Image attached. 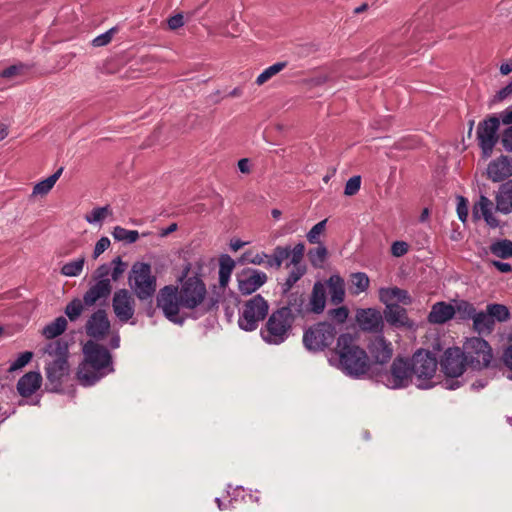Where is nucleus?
Returning <instances> with one entry per match:
<instances>
[{"label":"nucleus","mask_w":512,"mask_h":512,"mask_svg":"<svg viewBox=\"0 0 512 512\" xmlns=\"http://www.w3.org/2000/svg\"><path fill=\"white\" fill-rule=\"evenodd\" d=\"M217 304L216 299L208 298L206 285L198 276L187 278L180 288L165 286L157 295V306L165 317L180 325L184 322V318L180 316L181 308L205 314L217 308Z\"/></svg>","instance_id":"f257e3e1"},{"label":"nucleus","mask_w":512,"mask_h":512,"mask_svg":"<svg viewBox=\"0 0 512 512\" xmlns=\"http://www.w3.org/2000/svg\"><path fill=\"white\" fill-rule=\"evenodd\" d=\"M84 359L77 371V379L83 386H92L114 371L112 356L103 346L87 341L83 346Z\"/></svg>","instance_id":"f03ea898"},{"label":"nucleus","mask_w":512,"mask_h":512,"mask_svg":"<svg viewBox=\"0 0 512 512\" xmlns=\"http://www.w3.org/2000/svg\"><path fill=\"white\" fill-rule=\"evenodd\" d=\"M335 354L338 356V366L341 371L352 378H362L370 370L367 352L350 334H341L338 337Z\"/></svg>","instance_id":"7ed1b4c3"},{"label":"nucleus","mask_w":512,"mask_h":512,"mask_svg":"<svg viewBox=\"0 0 512 512\" xmlns=\"http://www.w3.org/2000/svg\"><path fill=\"white\" fill-rule=\"evenodd\" d=\"M44 353L48 360L45 365V373L48 386L52 391H60L63 379L69 374L68 344L61 339L47 344Z\"/></svg>","instance_id":"20e7f679"},{"label":"nucleus","mask_w":512,"mask_h":512,"mask_svg":"<svg viewBox=\"0 0 512 512\" xmlns=\"http://www.w3.org/2000/svg\"><path fill=\"white\" fill-rule=\"evenodd\" d=\"M294 315L289 307H282L274 311L268 318L265 326L261 329L262 339L273 345H279L289 337Z\"/></svg>","instance_id":"39448f33"},{"label":"nucleus","mask_w":512,"mask_h":512,"mask_svg":"<svg viewBox=\"0 0 512 512\" xmlns=\"http://www.w3.org/2000/svg\"><path fill=\"white\" fill-rule=\"evenodd\" d=\"M129 285L140 300L151 298L156 291V277L148 263L137 262L132 266Z\"/></svg>","instance_id":"423d86ee"},{"label":"nucleus","mask_w":512,"mask_h":512,"mask_svg":"<svg viewBox=\"0 0 512 512\" xmlns=\"http://www.w3.org/2000/svg\"><path fill=\"white\" fill-rule=\"evenodd\" d=\"M462 353L467 365L474 369L488 367L493 359L491 346L480 337L468 338L463 344Z\"/></svg>","instance_id":"0eeeda50"},{"label":"nucleus","mask_w":512,"mask_h":512,"mask_svg":"<svg viewBox=\"0 0 512 512\" xmlns=\"http://www.w3.org/2000/svg\"><path fill=\"white\" fill-rule=\"evenodd\" d=\"M336 328L329 322H319L303 334V344L311 352H319L329 347L335 340Z\"/></svg>","instance_id":"6e6552de"},{"label":"nucleus","mask_w":512,"mask_h":512,"mask_svg":"<svg viewBox=\"0 0 512 512\" xmlns=\"http://www.w3.org/2000/svg\"><path fill=\"white\" fill-rule=\"evenodd\" d=\"M411 367L413 375L416 376L417 387L421 389L432 387L430 381L437 370V359L433 353L425 350H418L412 357Z\"/></svg>","instance_id":"1a4fd4ad"},{"label":"nucleus","mask_w":512,"mask_h":512,"mask_svg":"<svg viewBox=\"0 0 512 512\" xmlns=\"http://www.w3.org/2000/svg\"><path fill=\"white\" fill-rule=\"evenodd\" d=\"M268 310V302L261 295L252 297L243 306L238 319L239 327L245 331L255 330L259 322L267 316Z\"/></svg>","instance_id":"9d476101"},{"label":"nucleus","mask_w":512,"mask_h":512,"mask_svg":"<svg viewBox=\"0 0 512 512\" xmlns=\"http://www.w3.org/2000/svg\"><path fill=\"white\" fill-rule=\"evenodd\" d=\"M412 376L411 363L404 358L397 357L391 365L390 372L383 376V383L390 389H401L410 384Z\"/></svg>","instance_id":"9b49d317"},{"label":"nucleus","mask_w":512,"mask_h":512,"mask_svg":"<svg viewBox=\"0 0 512 512\" xmlns=\"http://www.w3.org/2000/svg\"><path fill=\"white\" fill-rule=\"evenodd\" d=\"M499 125L497 117H490L478 124L477 140L485 158L490 157L498 141Z\"/></svg>","instance_id":"f8f14e48"},{"label":"nucleus","mask_w":512,"mask_h":512,"mask_svg":"<svg viewBox=\"0 0 512 512\" xmlns=\"http://www.w3.org/2000/svg\"><path fill=\"white\" fill-rule=\"evenodd\" d=\"M440 365L447 377L457 378L464 373L467 363L462 350L458 347H453L448 348L444 352Z\"/></svg>","instance_id":"ddd939ff"},{"label":"nucleus","mask_w":512,"mask_h":512,"mask_svg":"<svg viewBox=\"0 0 512 512\" xmlns=\"http://www.w3.org/2000/svg\"><path fill=\"white\" fill-rule=\"evenodd\" d=\"M112 308L116 318L127 323L135 314V300L128 290L120 289L114 293Z\"/></svg>","instance_id":"4468645a"},{"label":"nucleus","mask_w":512,"mask_h":512,"mask_svg":"<svg viewBox=\"0 0 512 512\" xmlns=\"http://www.w3.org/2000/svg\"><path fill=\"white\" fill-rule=\"evenodd\" d=\"M268 280L263 271L247 268L237 274L238 289L242 295H250L262 287Z\"/></svg>","instance_id":"2eb2a0df"},{"label":"nucleus","mask_w":512,"mask_h":512,"mask_svg":"<svg viewBox=\"0 0 512 512\" xmlns=\"http://www.w3.org/2000/svg\"><path fill=\"white\" fill-rule=\"evenodd\" d=\"M305 246L303 243H297L292 248V259L291 264L293 265L290 270L285 283L284 290L289 291L292 287L304 276L306 273V266L302 264V260L304 257Z\"/></svg>","instance_id":"dca6fc26"},{"label":"nucleus","mask_w":512,"mask_h":512,"mask_svg":"<svg viewBox=\"0 0 512 512\" xmlns=\"http://www.w3.org/2000/svg\"><path fill=\"white\" fill-rule=\"evenodd\" d=\"M86 333L94 339H103L110 330V321L107 313L99 309L94 312L87 320Z\"/></svg>","instance_id":"f3484780"},{"label":"nucleus","mask_w":512,"mask_h":512,"mask_svg":"<svg viewBox=\"0 0 512 512\" xmlns=\"http://www.w3.org/2000/svg\"><path fill=\"white\" fill-rule=\"evenodd\" d=\"M493 202L486 196L481 195L478 201L473 205L472 218L474 221L484 219L486 224L492 228L499 226V222L493 214Z\"/></svg>","instance_id":"a211bd4d"},{"label":"nucleus","mask_w":512,"mask_h":512,"mask_svg":"<svg viewBox=\"0 0 512 512\" xmlns=\"http://www.w3.org/2000/svg\"><path fill=\"white\" fill-rule=\"evenodd\" d=\"M487 176L493 182H500L512 176V158L501 155L492 160L487 167Z\"/></svg>","instance_id":"6ab92c4d"},{"label":"nucleus","mask_w":512,"mask_h":512,"mask_svg":"<svg viewBox=\"0 0 512 512\" xmlns=\"http://www.w3.org/2000/svg\"><path fill=\"white\" fill-rule=\"evenodd\" d=\"M369 353L374 361L378 364H386L393 355V347L391 342L387 341L383 336H377L368 345Z\"/></svg>","instance_id":"aec40b11"},{"label":"nucleus","mask_w":512,"mask_h":512,"mask_svg":"<svg viewBox=\"0 0 512 512\" xmlns=\"http://www.w3.org/2000/svg\"><path fill=\"white\" fill-rule=\"evenodd\" d=\"M356 321L362 330L369 332H377L383 324L381 313L373 308L358 310Z\"/></svg>","instance_id":"412c9836"},{"label":"nucleus","mask_w":512,"mask_h":512,"mask_svg":"<svg viewBox=\"0 0 512 512\" xmlns=\"http://www.w3.org/2000/svg\"><path fill=\"white\" fill-rule=\"evenodd\" d=\"M111 281L109 278L100 279L92 285L84 294V303L87 306L94 305L97 301L106 299L111 293Z\"/></svg>","instance_id":"4be33fe9"},{"label":"nucleus","mask_w":512,"mask_h":512,"mask_svg":"<svg viewBox=\"0 0 512 512\" xmlns=\"http://www.w3.org/2000/svg\"><path fill=\"white\" fill-rule=\"evenodd\" d=\"M455 316V308L452 304L444 301L432 305L428 314V321L431 324H445Z\"/></svg>","instance_id":"5701e85b"},{"label":"nucleus","mask_w":512,"mask_h":512,"mask_svg":"<svg viewBox=\"0 0 512 512\" xmlns=\"http://www.w3.org/2000/svg\"><path fill=\"white\" fill-rule=\"evenodd\" d=\"M42 376L37 371H30L23 375L17 383V391L23 397L34 394L41 386Z\"/></svg>","instance_id":"b1692460"},{"label":"nucleus","mask_w":512,"mask_h":512,"mask_svg":"<svg viewBox=\"0 0 512 512\" xmlns=\"http://www.w3.org/2000/svg\"><path fill=\"white\" fill-rule=\"evenodd\" d=\"M379 298L384 304H394V301L401 302L406 305L411 303V297L408 292L398 287L381 288L379 290Z\"/></svg>","instance_id":"393cba45"},{"label":"nucleus","mask_w":512,"mask_h":512,"mask_svg":"<svg viewBox=\"0 0 512 512\" xmlns=\"http://www.w3.org/2000/svg\"><path fill=\"white\" fill-rule=\"evenodd\" d=\"M326 305V288L321 282H316L313 286L309 301V310L320 314L324 311Z\"/></svg>","instance_id":"a878e982"},{"label":"nucleus","mask_w":512,"mask_h":512,"mask_svg":"<svg viewBox=\"0 0 512 512\" xmlns=\"http://www.w3.org/2000/svg\"><path fill=\"white\" fill-rule=\"evenodd\" d=\"M384 316L388 323L395 326H405L408 324L406 310L398 304H385Z\"/></svg>","instance_id":"bb28decb"},{"label":"nucleus","mask_w":512,"mask_h":512,"mask_svg":"<svg viewBox=\"0 0 512 512\" xmlns=\"http://www.w3.org/2000/svg\"><path fill=\"white\" fill-rule=\"evenodd\" d=\"M496 208L504 214L512 211V181H508L500 187L496 196Z\"/></svg>","instance_id":"cd10ccee"},{"label":"nucleus","mask_w":512,"mask_h":512,"mask_svg":"<svg viewBox=\"0 0 512 512\" xmlns=\"http://www.w3.org/2000/svg\"><path fill=\"white\" fill-rule=\"evenodd\" d=\"M63 172V168H59L55 173L50 175L44 180L39 181L33 187L32 193L30 195L31 198L36 197H44L46 196L54 187L58 179L60 178Z\"/></svg>","instance_id":"c85d7f7f"},{"label":"nucleus","mask_w":512,"mask_h":512,"mask_svg":"<svg viewBox=\"0 0 512 512\" xmlns=\"http://www.w3.org/2000/svg\"><path fill=\"white\" fill-rule=\"evenodd\" d=\"M330 300L334 305L341 304L345 297V284L339 275H332L328 280Z\"/></svg>","instance_id":"c756f323"},{"label":"nucleus","mask_w":512,"mask_h":512,"mask_svg":"<svg viewBox=\"0 0 512 512\" xmlns=\"http://www.w3.org/2000/svg\"><path fill=\"white\" fill-rule=\"evenodd\" d=\"M113 215L110 205L93 208L89 213L85 214L84 219L91 225H102V223Z\"/></svg>","instance_id":"7c9ffc66"},{"label":"nucleus","mask_w":512,"mask_h":512,"mask_svg":"<svg viewBox=\"0 0 512 512\" xmlns=\"http://www.w3.org/2000/svg\"><path fill=\"white\" fill-rule=\"evenodd\" d=\"M234 268H235V261L229 255H224L220 258L219 284L222 288L227 287Z\"/></svg>","instance_id":"2f4dec72"},{"label":"nucleus","mask_w":512,"mask_h":512,"mask_svg":"<svg viewBox=\"0 0 512 512\" xmlns=\"http://www.w3.org/2000/svg\"><path fill=\"white\" fill-rule=\"evenodd\" d=\"M472 320L473 327L478 333H491L495 324L487 311L475 312Z\"/></svg>","instance_id":"473e14b6"},{"label":"nucleus","mask_w":512,"mask_h":512,"mask_svg":"<svg viewBox=\"0 0 512 512\" xmlns=\"http://www.w3.org/2000/svg\"><path fill=\"white\" fill-rule=\"evenodd\" d=\"M350 282V293L352 295H359L368 289L370 280L366 273L357 272L351 274Z\"/></svg>","instance_id":"72a5a7b5"},{"label":"nucleus","mask_w":512,"mask_h":512,"mask_svg":"<svg viewBox=\"0 0 512 512\" xmlns=\"http://www.w3.org/2000/svg\"><path fill=\"white\" fill-rule=\"evenodd\" d=\"M67 327V320L65 317L60 316L56 318L51 323L47 324L42 331V334L47 339H53L59 335H61Z\"/></svg>","instance_id":"f704fd0d"},{"label":"nucleus","mask_w":512,"mask_h":512,"mask_svg":"<svg viewBox=\"0 0 512 512\" xmlns=\"http://www.w3.org/2000/svg\"><path fill=\"white\" fill-rule=\"evenodd\" d=\"M289 257L292 259V249L289 246H277L273 255H270L268 267L280 268Z\"/></svg>","instance_id":"c9c22d12"},{"label":"nucleus","mask_w":512,"mask_h":512,"mask_svg":"<svg viewBox=\"0 0 512 512\" xmlns=\"http://www.w3.org/2000/svg\"><path fill=\"white\" fill-rule=\"evenodd\" d=\"M113 238L118 242L125 244L135 243L139 239V233L136 230H128L121 226H115L112 231Z\"/></svg>","instance_id":"e433bc0d"},{"label":"nucleus","mask_w":512,"mask_h":512,"mask_svg":"<svg viewBox=\"0 0 512 512\" xmlns=\"http://www.w3.org/2000/svg\"><path fill=\"white\" fill-rule=\"evenodd\" d=\"M85 264V257H79L74 259L66 264H64L61 268V274L67 277H76L79 276Z\"/></svg>","instance_id":"4c0bfd02"},{"label":"nucleus","mask_w":512,"mask_h":512,"mask_svg":"<svg viewBox=\"0 0 512 512\" xmlns=\"http://www.w3.org/2000/svg\"><path fill=\"white\" fill-rule=\"evenodd\" d=\"M287 63L286 62H277L269 67H267L262 73L258 75L256 78L255 83L258 86L263 85L267 81H269L272 77L280 73L285 67Z\"/></svg>","instance_id":"58836bf2"},{"label":"nucleus","mask_w":512,"mask_h":512,"mask_svg":"<svg viewBox=\"0 0 512 512\" xmlns=\"http://www.w3.org/2000/svg\"><path fill=\"white\" fill-rule=\"evenodd\" d=\"M327 254L326 247L323 244H319L308 252V258L313 267L321 268L327 258Z\"/></svg>","instance_id":"ea45409f"},{"label":"nucleus","mask_w":512,"mask_h":512,"mask_svg":"<svg viewBox=\"0 0 512 512\" xmlns=\"http://www.w3.org/2000/svg\"><path fill=\"white\" fill-rule=\"evenodd\" d=\"M490 251L497 257L509 258L512 256V242L509 240L496 241L491 244Z\"/></svg>","instance_id":"a19ab883"},{"label":"nucleus","mask_w":512,"mask_h":512,"mask_svg":"<svg viewBox=\"0 0 512 512\" xmlns=\"http://www.w3.org/2000/svg\"><path fill=\"white\" fill-rule=\"evenodd\" d=\"M85 306L87 305L84 303V298L82 300L75 298L67 304L65 314L70 321H75L83 313Z\"/></svg>","instance_id":"79ce46f5"},{"label":"nucleus","mask_w":512,"mask_h":512,"mask_svg":"<svg viewBox=\"0 0 512 512\" xmlns=\"http://www.w3.org/2000/svg\"><path fill=\"white\" fill-rule=\"evenodd\" d=\"M487 312L491 316V319L499 322H505L510 318V312L507 306L503 304H489L486 308Z\"/></svg>","instance_id":"37998d69"},{"label":"nucleus","mask_w":512,"mask_h":512,"mask_svg":"<svg viewBox=\"0 0 512 512\" xmlns=\"http://www.w3.org/2000/svg\"><path fill=\"white\" fill-rule=\"evenodd\" d=\"M269 259L270 255H268L265 252H253L251 250H248L242 255V260L244 262L253 265L266 264V266L268 267Z\"/></svg>","instance_id":"c03bdc74"},{"label":"nucleus","mask_w":512,"mask_h":512,"mask_svg":"<svg viewBox=\"0 0 512 512\" xmlns=\"http://www.w3.org/2000/svg\"><path fill=\"white\" fill-rule=\"evenodd\" d=\"M454 308L455 314H458L461 320L472 319L476 312L474 306L465 300L457 302Z\"/></svg>","instance_id":"a18cd8bd"},{"label":"nucleus","mask_w":512,"mask_h":512,"mask_svg":"<svg viewBox=\"0 0 512 512\" xmlns=\"http://www.w3.org/2000/svg\"><path fill=\"white\" fill-rule=\"evenodd\" d=\"M327 219H324L315 224L307 233L306 237L310 244H321L320 237L326 229Z\"/></svg>","instance_id":"49530a36"},{"label":"nucleus","mask_w":512,"mask_h":512,"mask_svg":"<svg viewBox=\"0 0 512 512\" xmlns=\"http://www.w3.org/2000/svg\"><path fill=\"white\" fill-rule=\"evenodd\" d=\"M33 358V353L30 351H25L21 353L15 361L10 364L8 369L9 372H15L25 367Z\"/></svg>","instance_id":"de8ad7c7"},{"label":"nucleus","mask_w":512,"mask_h":512,"mask_svg":"<svg viewBox=\"0 0 512 512\" xmlns=\"http://www.w3.org/2000/svg\"><path fill=\"white\" fill-rule=\"evenodd\" d=\"M361 187V177L359 175L353 176L348 179V181L345 184L344 188V194L346 196H353L355 195Z\"/></svg>","instance_id":"09e8293b"},{"label":"nucleus","mask_w":512,"mask_h":512,"mask_svg":"<svg viewBox=\"0 0 512 512\" xmlns=\"http://www.w3.org/2000/svg\"><path fill=\"white\" fill-rule=\"evenodd\" d=\"M26 70L27 66L22 63L11 65L2 71L0 76L2 78H12L14 76L23 75Z\"/></svg>","instance_id":"8fccbe9b"},{"label":"nucleus","mask_w":512,"mask_h":512,"mask_svg":"<svg viewBox=\"0 0 512 512\" xmlns=\"http://www.w3.org/2000/svg\"><path fill=\"white\" fill-rule=\"evenodd\" d=\"M457 215H458V218L459 220L462 222V223H465L467 221V218H468V211H469V208H468V201L465 197L463 196H458L457 197Z\"/></svg>","instance_id":"3c124183"},{"label":"nucleus","mask_w":512,"mask_h":512,"mask_svg":"<svg viewBox=\"0 0 512 512\" xmlns=\"http://www.w3.org/2000/svg\"><path fill=\"white\" fill-rule=\"evenodd\" d=\"M110 240L108 237H101L95 244L93 250V257L98 258L103 252H105L110 247Z\"/></svg>","instance_id":"603ef678"},{"label":"nucleus","mask_w":512,"mask_h":512,"mask_svg":"<svg viewBox=\"0 0 512 512\" xmlns=\"http://www.w3.org/2000/svg\"><path fill=\"white\" fill-rule=\"evenodd\" d=\"M409 246L404 241H395L391 246V253L395 257H401L408 252Z\"/></svg>","instance_id":"864d4df0"},{"label":"nucleus","mask_w":512,"mask_h":512,"mask_svg":"<svg viewBox=\"0 0 512 512\" xmlns=\"http://www.w3.org/2000/svg\"><path fill=\"white\" fill-rule=\"evenodd\" d=\"M330 316L339 323H344L348 318V309L344 306L332 309Z\"/></svg>","instance_id":"5fc2aeb1"},{"label":"nucleus","mask_w":512,"mask_h":512,"mask_svg":"<svg viewBox=\"0 0 512 512\" xmlns=\"http://www.w3.org/2000/svg\"><path fill=\"white\" fill-rule=\"evenodd\" d=\"M113 32L114 29H110L109 31H106L105 33L95 37L92 41L93 46L101 47L107 45L112 39Z\"/></svg>","instance_id":"6e6d98bb"},{"label":"nucleus","mask_w":512,"mask_h":512,"mask_svg":"<svg viewBox=\"0 0 512 512\" xmlns=\"http://www.w3.org/2000/svg\"><path fill=\"white\" fill-rule=\"evenodd\" d=\"M502 144L507 151L512 152V125L503 132Z\"/></svg>","instance_id":"4d7b16f0"},{"label":"nucleus","mask_w":512,"mask_h":512,"mask_svg":"<svg viewBox=\"0 0 512 512\" xmlns=\"http://www.w3.org/2000/svg\"><path fill=\"white\" fill-rule=\"evenodd\" d=\"M168 26L171 30H176L184 25V19L182 14H176L171 16L168 21Z\"/></svg>","instance_id":"13d9d810"},{"label":"nucleus","mask_w":512,"mask_h":512,"mask_svg":"<svg viewBox=\"0 0 512 512\" xmlns=\"http://www.w3.org/2000/svg\"><path fill=\"white\" fill-rule=\"evenodd\" d=\"M498 119L499 121L501 120L504 125L512 124V105L503 110Z\"/></svg>","instance_id":"bf43d9fd"},{"label":"nucleus","mask_w":512,"mask_h":512,"mask_svg":"<svg viewBox=\"0 0 512 512\" xmlns=\"http://www.w3.org/2000/svg\"><path fill=\"white\" fill-rule=\"evenodd\" d=\"M502 360L505 366L512 370V344L504 350Z\"/></svg>","instance_id":"052dcab7"},{"label":"nucleus","mask_w":512,"mask_h":512,"mask_svg":"<svg viewBox=\"0 0 512 512\" xmlns=\"http://www.w3.org/2000/svg\"><path fill=\"white\" fill-rule=\"evenodd\" d=\"M512 95V81L497 92V99L502 101Z\"/></svg>","instance_id":"680f3d73"},{"label":"nucleus","mask_w":512,"mask_h":512,"mask_svg":"<svg viewBox=\"0 0 512 512\" xmlns=\"http://www.w3.org/2000/svg\"><path fill=\"white\" fill-rule=\"evenodd\" d=\"M110 273H111V268H110L109 265L103 264V265L99 266L97 271H96L97 281L100 280V279L108 278Z\"/></svg>","instance_id":"e2e57ef3"},{"label":"nucleus","mask_w":512,"mask_h":512,"mask_svg":"<svg viewBox=\"0 0 512 512\" xmlns=\"http://www.w3.org/2000/svg\"><path fill=\"white\" fill-rule=\"evenodd\" d=\"M493 265L502 273H508L512 270L511 265L506 262L493 261Z\"/></svg>","instance_id":"0e129e2a"},{"label":"nucleus","mask_w":512,"mask_h":512,"mask_svg":"<svg viewBox=\"0 0 512 512\" xmlns=\"http://www.w3.org/2000/svg\"><path fill=\"white\" fill-rule=\"evenodd\" d=\"M124 272V267L121 260L118 258L117 265L114 267L112 272V279L117 280L118 277Z\"/></svg>","instance_id":"69168bd1"},{"label":"nucleus","mask_w":512,"mask_h":512,"mask_svg":"<svg viewBox=\"0 0 512 512\" xmlns=\"http://www.w3.org/2000/svg\"><path fill=\"white\" fill-rule=\"evenodd\" d=\"M238 168L242 173H248L250 171L249 161L246 158L238 161Z\"/></svg>","instance_id":"338daca9"},{"label":"nucleus","mask_w":512,"mask_h":512,"mask_svg":"<svg viewBox=\"0 0 512 512\" xmlns=\"http://www.w3.org/2000/svg\"><path fill=\"white\" fill-rule=\"evenodd\" d=\"M512 72V63H503L500 66V73L502 75H508Z\"/></svg>","instance_id":"774afa93"}]
</instances>
